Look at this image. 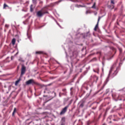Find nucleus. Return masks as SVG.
<instances>
[{
	"mask_svg": "<svg viewBox=\"0 0 125 125\" xmlns=\"http://www.w3.org/2000/svg\"><path fill=\"white\" fill-rule=\"evenodd\" d=\"M21 80V77H19V79L16 81L15 83V85L16 86H17L19 83L20 81Z\"/></svg>",
	"mask_w": 125,
	"mask_h": 125,
	"instance_id": "obj_10",
	"label": "nucleus"
},
{
	"mask_svg": "<svg viewBox=\"0 0 125 125\" xmlns=\"http://www.w3.org/2000/svg\"><path fill=\"white\" fill-rule=\"evenodd\" d=\"M43 96V97H45L47 96H46H46H45V95H44Z\"/></svg>",
	"mask_w": 125,
	"mask_h": 125,
	"instance_id": "obj_44",
	"label": "nucleus"
},
{
	"mask_svg": "<svg viewBox=\"0 0 125 125\" xmlns=\"http://www.w3.org/2000/svg\"><path fill=\"white\" fill-rule=\"evenodd\" d=\"M80 104L79 105V107L81 108L83 107L84 105V102L83 101H81L80 102Z\"/></svg>",
	"mask_w": 125,
	"mask_h": 125,
	"instance_id": "obj_9",
	"label": "nucleus"
},
{
	"mask_svg": "<svg viewBox=\"0 0 125 125\" xmlns=\"http://www.w3.org/2000/svg\"><path fill=\"white\" fill-rule=\"evenodd\" d=\"M13 56H11V60H12V58H13Z\"/></svg>",
	"mask_w": 125,
	"mask_h": 125,
	"instance_id": "obj_43",
	"label": "nucleus"
},
{
	"mask_svg": "<svg viewBox=\"0 0 125 125\" xmlns=\"http://www.w3.org/2000/svg\"><path fill=\"white\" fill-rule=\"evenodd\" d=\"M118 71V68H117L116 70L114 71V73H113L112 74V77H113L115 76L116 75Z\"/></svg>",
	"mask_w": 125,
	"mask_h": 125,
	"instance_id": "obj_8",
	"label": "nucleus"
},
{
	"mask_svg": "<svg viewBox=\"0 0 125 125\" xmlns=\"http://www.w3.org/2000/svg\"><path fill=\"white\" fill-rule=\"evenodd\" d=\"M19 60L22 62H24V61L23 59V58H20L19 59Z\"/></svg>",
	"mask_w": 125,
	"mask_h": 125,
	"instance_id": "obj_21",
	"label": "nucleus"
},
{
	"mask_svg": "<svg viewBox=\"0 0 125 125\" xmlns=\"http://www.w3.org/2000/svg\"><path fill=\"white\" fill-rule=\"evenodd\" d=\"M77 63V62H75V64H76V63Z\"/></svg>",
	"mask_w": 125,
	"mask_h": 125,
	"instance_id": "obj_51",
	"label": "nucleus"
},
{
	"mask_svg": "<svg viewBox=\"0 0 125 125\" xmlns=\"http://www.w3.org/2000/svg\"><path fill=\"white\" fill-rule=\"evenodd\" d=\"M93 79L94 81L96 83L98 80V77L96 75H94L93 77Z\"/></svg>",
	"mask_w": 125,
	"mask_h": 125,
	"instance_id": "obj_12",
	"label": "nucleus"
},
{
	"mask_svg": "<svg viewBox=\"0 0 125 125\" xmlns=\"http://www.w3.org/2000/svg\"><path fill=\"white\" fill-rule=\"evenodd\" d=\"M107 7L109 9L112 10L114 8V5L111 4V5H108Z\"/></svg>",
	"mask_w": 125,
	"mask_h": 125,
	"instance_id": "obj_11",
	"label": "nucleus"
},
{
	"mask_svg": "<svg viewBox=\"0 0 125 125\" xmlns=\"http://www.w3.org/2000/svg\"><path fill=\"white\" fill-rule=\"evenodd\" d=\"M18 53V52H17V53H16V54H17Z\"/></svg>",
	"mask_w": 125,
	"mask_h": 125,
	"instance_id": "obj_52",
	"label": "nucleus"
},
{
	"mask_svg": "<svg viewBox=\"0 0 125 125\" xmlns=\"http://www.w3.org/2000/svg\"><path fill=\"white\" fill-rule=\"evenodd\" d=\"M101 17H100V16H99L98 17V21H97V24L95 25V28L94 29V30L95 31H96L97 29V28H98V23H99V21L100 19L101 18Z\"/></svg>",
	"mask_w": 125,
	"mask_h": 125,
	"instance_id": "obj_5",
	"label": "nucleus"
},
{
	"mask_svg": "<svg viewBox=\"0 0 125 125\" xmlns=\"http://www.w3.org/2000/svg\"><path fill=\"white\" fill-rule=\"evenodd\" d=\"M113 116H114V117H116V115H113Z\"/></svg>",
	"mask_w": 125,
	"mask_h": 125,
	"instance_id": "obj_40",
	"label": "nucleus"
},
{
	"mask_svg": "<svg viewBox=\"0 0 125 125\" xmlns=\"http://www.w3.org/2000/svg\"><path fill=\"white\" fill-rule=\"evenodd\" d=\"M71 64L72 66H73V63H71Z\"/></svg>",
	"mask_w": 125,
	"mask_h": 125,
	"instance_id": "obj_46",
	"label": "nucleus"
},
{
	"mask_svg": "<svg viewBox=\"0 0 125 125\" xmlns=\"http://www.w3.org/2000/svg\"><path fill=\"white\" fill-rule=\"evenodd\" d=\"M97 60L96 58V57H94L90 61V62H93L94 61H96Z\"/></svg>",
	"mask_w": 125,
	"mask_h": 125,
	"instance_id": "obj_20",
	"label": "nucleus"
},
{
	"mask_svg": "<svg viewBox=\"0 0 125 125\" xmlns=\"http://www.w3.org/2000/svg\"><path fill=\"white\" fill-rule=\"evenodd\" d=\"M110 3L111 4L114 5L115 4L114 0H110Z\"/></svg>",
	"mask_w": 125,
	"mask_h": 125,
	"instance_id": "obj_17",
	"label": "nucleus"
},
{
	"mask_svg": "<svg viewBox=\"0 0 125 125\" xmlns=\"http://www.w3.org/2000/svg\"><path fill=\"white\" fill-rule=\"evenodd\" d=\"M27 35H28V33H27Z\"/></svg>",
	"mask_w": 125,
	"mask_h": 125,
	"instance_id": "obj_54",
	"label": "nucleus"
},
{
	"mask_svg": "<svg viewBox=\"0 0 125 125\" xmlns=\"http://www.w3.org/2000/svg\"><path fill=\"white\" fill-rule=\"evenodd\" d=\"M124 100H125L124 99H123V101H124Z\"/></svg>",
	"mask_w": 125,
	"mask_h": 125,
	"instance_id": "obj_56",
	"label": "nucleus"
},
{
	"mask_svg": "<svg viewBox=\"0 0 125 125\" xmlns=\"http://www.w3.org/2000/svg\"><path fill=\"white\" fill-rule=\"evenodd\" d=\"M16 108H14V109L12 113V116H14V114L16 112Z\"/></svg>",
	"mask_w": 125,
	"mask_h": 125,
	"instance_id": "obj_15",
	"label": "nucleus"
},
{
	"mask_svg": "<svg viewBox=\"0 0 125 125\" xmlns=\"http://www.w3.org/2000/svg\"><path fill=\"white\" fill-rule=\"evenodd\" d=\"M18 68H19V66H18Z\"/></svg>",
	"mask_w": 125,
	"mask_h": 125,
	"instance_id": "obj_57",
	"label": "nucleus"
},
{
	"mask_svg": "<svg viewBox=\"0 0 125 125\" xmlns=\"http://www.w3.org/2000/svg\"><path fill=\"white\" fill-rule=\"evenodd\" d=\"M61 1H62V0H60L58 1L55 2L54 3V4H58V3H59V2H61Z\"/></svg>",
	"mask_w": 125,
	"mask_h": 125,
	"instance_id": "obj_24",
	"label": "nucleus"
},
{
	"mask_svg": "<svg viewBox=\"0 0 125 125\" xmlns=\"http://www.w3.org/2000/svg\"><path fill=\"white\" fill-rule=\"evenodd\" d=\"M50 100H50H48V101H47L46 102H45V103H46L47 102H48L49 101V100Z\"/></svg>",
	"mask_w": 125,
	"mask_h": 125,
	"instance_id": "obj_37",
	"label": "nucleus"
},
{
	"mask_svg": "<svg viewBox=\"0 0 125 125\" xmlns=\"http://www.w3.org/2000/svg\"><path fill=\"white\" fill-rule=\"evenodd\" d=\"M80 72H82V69H80Z\"/></svg>",
	"mask_w": 125,
	"mask_h": 125,
	"instance_id": "obj_39",
	"label": "nucleus"
},
{
	"mask_svg": "<svg viewBox=\"0 0 125 125\" xmlns=\"http://www.w3.org/2000/svg\"><path fill=\"white\" fill-rule=\"evenodd\" d=\"M70 1L74 2H78V1L77 0H70Z\"/></svg>",
	"mask_w": 125,
	"mask_h": 125,
	"instance_id": "obj_27",
	"label": "nucleus"
},
{
	"mask_svg": "<svg viewBox=\"0 0 125 125\" xmlns=\"http://www.w3.org/2000/svg\"><path fill=\"white\" fill-rule=\"evenodd\" d=\"M54 94H55V96H56V93H55L54 92Z\"/></svg>",
	"mask_w": 125,
	"mask_h": 125,
	"instance_id": "obj_42",
	"label": "nucleus"
},
{
	"mask_svg": "<svg viewBox=\"0 0 125 125\" xmlns=\"http://www.w3.org/2000/svg\"><path fill=\"white\" fill-rule=\"evenodd\" d=\"M87 125H89L90 124V122L89 121H87Z\"/></svg>",
	"mask_w": 125,
	"mask_h": 125,
	"instance_id": "obj_33",
	"label": "nucleus"
},
{
	"mask_svg": "<svg viewBox=\"0 0 125 125\" xmlns=\"http://www.w3.org/2000/svg\"><path fill=\"white\" fill-rule=\"evenodd\" d=\"M75 7H77L79 8L80 7H83V6L81 5H78L77 4H76L75 5Z\"/></svg>",
	"mask_w": 125,
	"mask_h": 125,
	"instance_id": "obj_22",
	"label": "nucleus"
},
{
	"mask_svg": "<svg viewBox=\"0 0 125 125\" xmlns=\"http://www.w3.org/2000/svg\"><path fill=\"white\" fill-rule=\"evenodd\" d=\"M45 90H47V88H46L45 89Z\"/></svg>",
	"mask_w": 125,
	"mask_h": 125,
	"instance_id": "obj_49",
	"label": "nucleus"
},
{
	"mask_svg": "<svg viewBox=\"0 0 125 125\" xmlns=\"http://www.w3.org/2000/svg\"><path fill=\"white\" fill-rule=\"evenodd\" d=\"M72 88H71L70 90H72Z\"/></svg>",
	"mask_w": 125,
	"mask_h": 125,
	"instance_id": "obj_50",
	"label": "nucleus"
},
{
	"mask_svg": "<svg viewBox=\"0 0 125 125\" xmlns=\"http://www.w3.org/2000/svg\"><path fill=\"white\" fill-rule=\"evenodd\" d=\"M78 54V53L76 51L73 52V56L76 57Z\"/></svg>",
	"mask_w": 125,
	"mask_h": 125,
	"instance_id": "obj_13",
	"label": "nucleus"
},
{
	"mask_svg": "<svg viewBox=\"0 0 125 125\" xmlns=\"http://www.w3.org/2000/svg\"><path fill=\"white\" fill-rule=\"evenodd\" d=\"M33 5H31L30 6V10L31 12H32L33 11V9L32 8Z\"/></svg>",
	"mask_w": 125,
	"mask_h": 125,
	"instance_id": "obj_18",
	"label": "nucleus"
},
{
	"mask_svg": "<svg viewBox=\"0 0 125 125\" xmlns=\"http://www.w3.org/2000/svg\"><path fill=\"white\" fill-rule=\"evenodd\" d=\"M69 107V105L66 106L65 107L63 108L61 112L60 113V115H62L64 114L67 111V109Z\"/></svg>",
	"mask_w": 125,
	"mask_h": 125,
	"instance_id": "obj_4",
	"label": "nucleus"
},
{
	"mask_svg": "<svg viewBox=\"0 0 125 125\" xmlns=\"http://www.w3.org/2000/svg\"><path fill=\"white\" fill-rule=\"evenodd\" d=\"M119 50L120 52H122V50L121 49H120Z\"/></svg>",
	"mask_w": 125,
	"mask_h": 125,
	"instance_id": "obj_36",
	"label": "nucleus"
},
{
	"mask_svg": "<svg viewBox=\"0 0 125 125\" xmlns=\"http://www.w3.org/2000/svg\"><path fill=\"white\" fill-rule=\"evenodd\" d=\"M88 11H87L86 12V14H87L88 13Z\"/></svg>",
	"mask_w": 125,
	"mask_h": 125,
	"instance_id": "obj_41",
	"label": "nucleus"
},
{
	"mask_svg": "<svg viewBox=\"0 0 125 125\" xmlns=\"http://www.w3.org/2000/svg\"><path fill=\"white\" fill-rule=\"evenodd\" d=\"M62 90L64 93H67L66 92V89H62Z\"/></svg>",
	"mask_w": 125,
	"mask_h": 125,
	"instance_id": "obj_26",
	"label": "nucleus"
},
{
	"mask_svg": "<svg viewBox=\"0 0 125 125\" xmlns=\"http://www.w3.org/2000/svg\"><path fill=\"white\" fill-rule=\"evenodd\" d=\"M5 27H9V25H8L6 24L5 25Z\"/></svg>",
	"mask_w": 125,
	"mask_h": 125,
	"instance_id": "obj_34",
	"label": "nucleus"
},
{
	"mask_svg": "<svg viewBox=\"0 0 125 125\" xmlns=\"http://www.w3.org/2000/svg\"><path fill=\"white\" fill-rule=\"evenodd\" d=\"M16 41V39L15 38H13L12 41V43L13 45L15 44Z\"/></svg>",
	"mask_w": 125,
	"mask_h": 125,
	"instance_id": "obj_14",
	"label": "nucleus"
},
{
	"mask_svg": "<svg viewBox=\"0 0 125 125\" xmlns=\"http://www.w3.org/2000/svg\"><path fill=\"white\" fill-rule=\"evenodd\" d=\"M109 89H106L105 92V94H107V93H108V92H109Z\"/></svg>",
	"mask_w": 125,
	"mask_h": 125,
	"instance_id": "obj_25",
	"label": "nucleus"
},
{
	"mask_svg": "<svg viewBox=\"0 0 125 125\" xmlns=\"http://www.w3.org/2000/svg\"><path fill=\"white\" fill-rule=\"evenodd\" d=\"M61 93H60L59 94V97H61V96L62 95H61Z\"/></svg>",
	"mask_w": 125,
	"mask_h": 125,
	"instance_id": "obj_35",
	"label": "nucleus"
},
{
	"mask_svg": "<svg viewBox=\"0 0 125 125\" xmlns=\"http://www.w3.org/2000/svg\"><path fill=\"white\" fill-rule=\"evenodd\" d=\"M61 94L62 95H64V94L63 93H61Z\"/></svg>",
	"mask_w": 125,
	"mask_h": 125,
	"instance_id": "obj_38",
	"label": "nucleus"
},
{
	"mask_svg": "<svg viewBox=\"0 0 125 125\" xmlns=\"http://www.w3.org/2000/svg\"><path fill=\"white\" fill-rule=\"evenodd\" d=\"M111 122H112L111 121H110V122H109V123H111Z\"/></svg>",
	"mask_w": 125,
	"mask_h": 125,
	"instance_id": "obj_45",
	"label": "nucleus"
},
{
	"mask_svg": "<svg viewBox=\"0 0 125 125\" xmlns=\"http://www.w3.org/2000/svg\"><path fill=\"white\" fill-rule=\"evenodd\" d=\"M97 70H98V71H97V72H96L94 70H93V71L94 72H97L98 73H99V69L98 68L97 69Z\"/></svg>",
	"mask_w": 125,
	"mask_h": 125,
	"instance_id": "obj_30",
	"label": "nucleus"
},
{
	"mask_svg": "<svg viewBox=\"0 0 125 125\" xmlns=\"http://www.w3.org/2000/svg\"><path fill=\"white\" fill-rule=\"evenodd\" d=\"M26 71V67L24 65L22 64V67L21 69V71L20 77H22V75L25 73Z\"/></svg>",
	"mask_w": 125,
	"mask_h": 125,
	"instance_id": "obj_3",
	"label": "nucleus"
},
{
	"mask_svg": "<svg viewBox=\"0 0 125 125\" xmlns=\"http://www.w3.org/2000/svg\"><path fill=\"white\" fill-rule=\"evenodd\" d=\"M44 93H45V91H44Z\"/></svg>",
	"mask_w": 125,
	"mask_h": 125,
	"instance_id": "obj_48",
	"label": "nucleus"
},
{
	"mask_svg": "<svg viewBox=\"0 0 125 125\" xmlns=\"http://www.w3.org/2000/svg\"><path fill=\"white\" fill-rule=\"evenodd\" d=\"M113 69V67H112L111 68L110 70V71L109 72V74L108 75V77L107 78H106V83L107 82L109 81V76L111 75V73Z\"/></svg>",
	"mask_w": 125,
	"mask_h": 125,
	"instance_id": "obj_6",
	"label": "nucleus"
},
{
	"mask_svg": "<svg viewBox=\"0 0 125 125\" xmlns=\"http://www.w3.org/2000/svg\"><path fill=\"white\" fill-rule=\"evenodd\" d=\"M116 9H115V10H116Z\"/></svg>",
	"mask_w": 125,
	"mask_h": 125,
	"instance_id": "obj_53",
	"label": "nucleus"
},
{
	"mask_svg": "<svg viewBox=\"0 0 125 125\" xmlns=\"http://www.w3.org/2000/svg\"><path fill=\"white\" fill-rule=\"evenodd\" d=\"M48 13V12L46 9L45 7H44L37 11L36 13V15L38 17H41L45 14Z\"/></svg>",
	"mask_w": 125,
	"mask_h": 125,
	"instance_id": "obj_1",
	"label": "nucleus"
},
{
	"mask_svg": "<svg viewBox=\"0 0 125 125\" xmlns=\"http://www.w3.org/2000/svg\"><path fill=\"white\" fill-rule=\"evenodd\" d=\"M71 9L72 10H74V7L73 5H72L71 6Z\"/></svg>",
	"mask_w": 125,
	"mask_h": 125,
	"instance_id": "obj_29",
	"label": "nucleus"
},
{
	"mask_svg": "<svg viewBox=\"0 0 125 125\" xmlns=\"http://www.w3.org/2000/svg\"><path fill=\"white\" fill-rule=\"evenodd\" d=\"M55 78V77H50V79H53Z\"/></svg>",
	"mask_w": 125,
	"mask_h": 125,
	"instance_id": "obj_31",
	"label": "nucleus"
},
{
	"mask_svg": "<svg viewBox=\"0 0 125 125\" xmlns=\"http://www.w3.org/2000/svg\"><path fill=\"white\" fill-rule=\"evenodd\" d=\"M65 117H62L61 119L60 125H65Z\"/></svg>",
	"mask_w": 125,
	"mask_h": 125,
	"instance_id": "obj_7",
	"label": "nucleus"
},
{
	"mask_svg": "<svg viewBox=\"0 0 125 125\" xmlns=\"http://www.w3.org/2000/svg\"><path fill=\"white\" fill-rule=\"evenodd\" d=\"M119 100H122V99H119Z\"/></svg>",
	"mask_w": 125,
	"mask_h": 125,
	"instance_id": "obj_47",
	"label": "nucleus"
},
{
	"mask_svg": "<svg viewBox=\"0 0 125 125\" xmlns=\"http://www.w3.org/2000/svg\"><path fill=\"white\" fill-rule=\"evenodd\" d=\"M120 118H118L117 119H113V120H114V121H117L119 120H120Z\"/></svg>",
	"mask_w": 125,
	"mask_h": 125,
	"instance_id": "obj_28",
	"label": "nucleus"
},
{
	"mask_svg": "<svg viewBox=\"0 0 125 125\" xmlns=\"http://www.w3.org/2000/svg\"><path fill=\"white\" fill-rule=\"evenodd\" d=\"M36 54H41L43 53V52L42 51H36L35 52Z\"/></svg>",
	"mask_w": 125,
	"mask_h": 125,
	"instance_id": "obj_16",
	"label": "nucleus"
},
{
	"mask_svg": "<svg viewBox=\"0 0 125 125\" xmlns=\"http://www.w3.org/2000/svg\"><path fill=\"white\" fill-rule=\"evenodd\" d=\"M6 7H9V6L5 3H4L3 5V9H5Z\"/></svg>",
	"mask_w": 125,
	"mask_h": 125,
	"instance_id": "obj_19",
	"label": "nucleus"
},
{
	"mask_svg": "<svg viewBox=\"0 0 125 125\" xmlns=\"http://www.w3.org/2000/svg\"><path fill=\"white\" fill-rule=\"evenodd\" d=\"M56 23L60 27H61V26L58 23V22L56 21Z\"/></svg>",
	"mask_w": 125,
	"mask_h": 125,
	"instance_id": "obj_32",
	"label": "nucleus"
},
{
	"mask_svg": "<svg viewBox=\"0 0 125 125\" xmlns=\"http://www.w3.org/2000/svg\"><path fill=\"white\" fill-rule=\"evenodd\" d=\"M25 83L27 85L31 84L32 85H36L37 86H41V84L40 83L36 82L32 79H30L27 81Z\"/></svg>",
	"mask_w": 125,
	"mask_h": 125,
	"instance_id": "obj_2",
	"label": "nucleus"
},
{
	"mask_svg": "<svg viewBox=\"0 0 125 125\" xmlns=\"http://www.w3.org/2000/svg\"><path fill=\"white\" fill-rule=\"evenodd\" d=\"M95 2H94V3L93 6L92 7V8H93L95 9Z\"/></svg>",
	"mask_w": 125,
	"mask_h": 125,
	"instance_id": "obj_23",
	"label": "nucleus"
},
{
	"mask_svg": "<svg viewBox=\"0 0 125 125\" xmlns=\"http://www.w3.org/2000/svg\"><path fill=\"white\" fill-rule=\"evenodd\" d=\"M96 14H97V13H95V14L96 15Z\"/></svg>",
	"mask_w": 125,
	"mask_h": 125,
	"instance_id": "obj_55",
	"label": "nucleus"
}]
</instances>
